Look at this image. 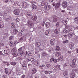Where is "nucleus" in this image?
<instances>
[{"mask_svg":"<svg viewBox=\"0 0 78 78\" xmlns=\"http://www.w3.org/2000/svg\"><path fill=\"white\" fill-rule=\"evenodd\" d=\"M66 61V60L64 61L63 60H62L61 61V62H62V63H64V62H65Z\"/></svg>","mask_w":78,"mask_h":78,"instance_id":"4d7b16f0","label":"nucleus"},{"mask_svg":"<svg viewBox=\"0 0 78 78\" xmlns=\"http://www.w3.org/2000/svg\"><path fill=\"white\" fill-rule=\"evenodd\" d=\"M69 66V63H66L64 64V66Z\"/></svg>","mask_w":78,"mask_h":78,"instance_id":"37998d69","label":"nucleus"},{"mask_svg":"<svg viewBox=\"0 0 78 78\" xmlns=\"http://www.w3.org/2000/svg\"><path fill=\"white\" fill-rule=\"evenodd\" d=\"M63 23L64 24V25H66L67 24V21L66 20H62Z\"/></svg>","mask_w":78,"mask_h":78,"instance_id":"b1692460","label":"nucleus"},{"mask_svg":"<svg viewBox=\"0 0 78 78\" xmlns=\"http://www.w3.org/2000/svg\"><path fill=\"white\" fill-rule=\"evenodd\" d=\"M27 14L28 16H31V13L30 12H27Z\"/></svg>","mask_w":78,"mask_h":78,"instance_id":"79ce46f5","label":"nucleus"},{"mask_svg":"<svg viewBox=\"0 0 78 78\" xmlns=\"http://www.w3.org/2000/svg\"><path fill=\"white\" fill-rule=\"evenodd\" d=\"M48 3L47 2H42L41 3V6H45L46 5H47Z\"/></svg>","mask_w":78,"mask_h":78,"instance_id":"4468645a","label":"nucleus"},{"mask_svg":"<svg viewBox=\"0 0 78 78\" xmlns=\"http://www.w3.org/2000/svg\"><path fill=\"white\" fill-rule=\"evenodd\" d=\"M25 49V47L23 46V47H21L20 48L18 49V51H20V50H22L23 51V50Z\"/></svg>","mask_w":78,"mask_h":78,"instance_id":"aec40b11","label":"nucleus"},{"mask_svg":"<svg viewBox=\"0 0 78 78\" xmlns=\"http://www.w3.org/2000/svg\"><path fill=\"white\" fill-rule=\"evenodd\" d=\"M8 1H9V0H5V3H7L8 2Z\"/></svg>","mask_w":78,"mask_h":78,"instance_id":"052dcab7","label":"nucleus"},{"mask_svg":"<svg viewBox=\"0 0 78 78\" xmlns=\"http://www.w3.org/2000/svg\"><path fill=\"white\" fill-rule=\"evenodd\" d=\"M9 39H10V40H12V39H13V37H9Z\"/></svg>","mask_w":78,"mask_h":78,"instance_id":"864d4df0","label":"nucleus"},{"mask_svg":"<svg viewBox=\"0 0 78 78\" xmlns=\"http://www.w3.org/2000/svg\"><path fill=\"white\" fill-rule=\"evenodd\" d=\"M73 36V34L72 33H69L68 34V37L69 39H70Z\"/></svg>","mask_w":78,"mask_h":78,"instance_id":"dca6fc26","label":"nucleus"},{"mask_svg":"<svg viewBox=\"0 0 78 78\" xmlns=\"http://www.w3.org/2000/svg\"><path fill=\"white\" fill-rule=\"evenodd\" d=\"M54 58H51L50 60V62H51L53 61Z\"/></svg>","mask_w":78,"mask_h":78,"instance_id":"8fccbe9b","label":"nucleus"},{"mask_svg":"<svg viewBox=\"0 0 78 78\" xmlns=\"http://www.w3.org/2000/svg\"><path fill=\"white\" fill-rule=\"evenodd\" d=\"M31 19L34 21H36L37 19V16H32Z\"/></svg>","mask_w":78,"mask_h":78,"instance_id":"2eb2a0df","label":"nucleus"},{"mask_svg":"<svg viewBox=\"0 0 78 78\" xmlns=\"http://www.w3.org/2000/svg\"><path fill=\"white\" fill-rule=\"evenodd\" d=\"M54 32L55 33H56V34H58V29H55L54 30Z\"/></svg>","mask_w":78,"mask_h":78,"instance_id":"c03bdc74","label":"nucleus"},{"mask_svg":"<svg viewBox=\"0 0 78 78\" xmlns=\"http://www.w3.org/2000/svg\"><path fill=\"white\" fill-rule=\"evenodd\" d=\"M60 55H61V52H56L55 54V55L56 56H60Z\"/></svg>","mask_w":78,"mask_h":78,"instance_id":"6ab92c4d","label":"nucleus"},{"mask_svg":"<svg viewBox=\"0 0 78 78\" xmlns=\"http://www.w3.org/2000/svg\"><path fill=\"white\" fill-rule=\"evenodd\" d=\"M11 71H9L8 73V75H10V74H11Z\"/></svg>","mask_w":78,"mask_h":78,"instance_id":"680f3d73","label":"nucleus"},{"mask_svg":"<svg viewBox=\"0 0 78 78\" xmlns=\"http://www.w3.org/2000/svg\"><path fill=\"white\" fill-rule=\"evenodd\" d=\"M76 51L77 53H78V48L77 49H76Z\"/></svg>","mask_w":78,"mask_h":78,"instance_id":"338daca9","label":"nucleus"},{"mask_svg":"<svg viewBox=\"0 0 78 78\" xmlns=\"http://www.w3.org/2000/svg\"><path fill=\"white\" fill-rule=\"evenodd\" d=\"M75 20H76V21H77V22H78V17H76L74 19Z\"/></svg>","mask_w":78,"mask_h":78,"instance_id":"49530a36","label":"nucleus"},{"mask_svg":"<svg viewBox=\"0 0 78 78\" xmlns=\"http://www.w3.org/2000/svg\"><path fill=\"white\" fill-rule=\"evenodd\" d=\"M54 50H55V49H53L52 48H49L48 49V51L50 53H53V52H54Z\"/></svg>","mask_w":78,"mask_h":78,"instance_id":"20e7f679","label":"nucleus"},{"mask_svg":"<svg viewBox=\"0 0 78 78\" xmlns=\"http://www.w3.org/2000/svg\"><path fill=\"white\" fill-rule=\"evenodd\" d=\"M48 72L47 71H45V74H48Z\"/></svg>","mask_w":78,"mask_h":78,"instance_id":"0e129e2a","label":"nucleus"},{"mask_svg":"<svg viewBox=\"0 0 78 78\" xmlns=\"http://www.w3.org/2000/svg\"><path fill=\"white\" fill-rule=\"evenodd\" d=\"M32 8L34 9H36L37 8V6L34 5H32Z\"/></svg>","mask_w":78,"mask_h":78,"instance_id":"412c9836","label":"nucleus"},{"mask_svg":"<svg viewBox=\"0 0 78 78\" xmlns=\"http://www.w3.org/2000/svg\"><path fill=\"white\" fill-rule=\"evenodd\" d=\"M53 61L55 62V63H56V62H57V59H53Z\"/></svg>","mask_w":78,"mask_h":78,"instance_id":"5fc2aeb1","label":"nucleus"},{"mask_svg":"<svg viewBox=\"0 0 78 78\" xmlns=\"http://www.w3.org/2000/svg\"><path fill=\"white\" fill-rule=\"evenodd\" d=\"M60 3L58 2V1H55L53 4V6H55V8H58L59 7V6H60Z\"/></svg>","mask_w":78,"mask_h":78,"instance_id":"f257e3e1","label":"nucleus"},{"mask_svg":"<svg viewBox=\"0 0 78 78\" xmlns=\"http://www.w3.org/2000/svg\"><path fill=\"white\" fill-rule=\"evenodd\" d=\"M41 78H47V77L45 76H43L41 77Z\"/></svg>","mask_w":78,"mask_h":78,"instance_id":"774afa93","label":"nucleus"},{"mask_svg":"<svg viewBox=\"0 0 78 78\" xmlns=\"http://www.w3.org/2000/svg\"><path fill=\"white\" fill-rule=\"evenodd\" d=\"M68 42H69V41L67 40L63 41L62 44H66L68 43Z\"/></svg>","mask_w":78,"mask_h":78,"instance_id":"a878e982","label":"nucleus"},{"mask_svg":"<svg viewBox=\"0 0 78 78\" xmlns=\"http://www.w3.org/2000/svg\"><path fill=\"white\" fill-rule=\"evenodd\" d=\"M0 45L1 46H4V44L3 43H0Z\"/></svg>","mask_w":78,"mask_h":78,"instance_id":"13d9d810","label":"nucleus"},{"mask_svg":"<svg viewBox=\"0 0 78 78\" xmlns=\"http://www.w3.org/2000/svg\"><path fill=\"white\" fill-rule=\"evenodd\" d=\"M52 73V71H50L48 72V74H50V73Z\"/></svg>","mask_w":78,"mask_h":78,"instance_id":"69168bd1","label":"nucleus"},{"mask_svg":"<svg viewBox=\"0 0 78 78\" xmlns=\"http://www.w3.org/2000/svg\"><path fill=\"white\" fill-rule=\"evenodd\" d=\"M10 52V51L9 49H7L6 51V55H8V53H9Z\"/></svg>","mask_w":78,"mask_h":78,"instance_id":"4c0bfd02","label":"nucleus"},{"mask_svg":"<svg viewBox=\"0 0 78 78\" xmlns=\"http://www.w3.org/2000/svg\"><path fill=\"white\" fill-rule=\"evenodd\" d=\"M13 32L14 34H17L18 31L17 30V29H14L13 30Z\"/></svg>","mask_w":78,"mask_h":78,"instance_id":"c756f323","label":"nucleus"},{"mask_svg":"<svg viewBox=\"0 0 78 78\" xmlns=\"http://www.w3.org/2000/svg\"><path fill=\"white\" fill-rule=\"evenodd\" d=\"M50 32V30H47L45 32V34L46 35V36H48V34H49V32Z\"/></svg>","mask_w":78,"mask_h":78,"instance_id":"5701e85b","label":"nucleus"},{"mask_svg":"<svg viewBox=\"0 0 78 78\" xmlns=\"http://www.w3.org/2000/svg\"><path fill=\"white\" fill-rule=\"evenodd\" d=\"M55 43V39H51L50 41V44L51 45H54Z\"/></svg>","mask_w":78,"mask_h":78,"instance_id":"9d476101","label":"nucleus"},{"mask_svg":"<svg viewBox=\"0 0 78 78\" xmlns=\"http://www.w3.org/2000/svg\"><path fill=\"white\" fill-rule=\"evenodd\" d=\"M14 13L15 14V15H18L19 14V13H20V11H19V10L16 9L14 11Z\"/></svg>","mask_w":78,"mask_h":78,"instance_id":"423d86ee","label":"nucleus"},{"mask_svg":"<svg viewBox=\"0 0 78 78\" xmlns=\"http://www.w3.org/2000/svg\"><path fill=\"white\" fill-rule=\"evenodd\" d=\"M5 72L6 74H8V69H5Z\"/></svg>","mask_w":78,"mask_h":78,"instance_id":"de8ad7c7","label":"nucleus"},{"mask_svg":"<svg viewBox=\"0 0 78 78\" xmlns=\"http://www.w3.org/2000/svg\"><path fill=\"white\" fill-rule=\"evenodd\" d=\"M16 22H19V21H20V20H19V19H18V18H16Z\"/></svg>","mask_w":78,"mask_h":78,"instance_id":"3c124183","label":"nucleus"},{"mask_svg":"<svg viewBox=\"0 0 78 78\" xmlns=\"http://www.w3.org/2000/svg\"><path fill=\"white\" fill-rule=\"evenodd\" d=\"M23 67H24V70H27V65H25V66L23 65Z\"/></svg>","mask_w":78,"mask_h":78,"instance_id":"e433bc0d","label":"nucleus"},{"mask_svg":"<svg viewBox=\"0 0 78 78\" xmlns=\"http://www.w3.org/2000/svg\"><path fill=\"white\" fill-rule=\"evenodd\" d=\"M69 47H71V48H72V47H73V44H70L69 45Z\"/></svg>","mask_w":78,"mask_h":78,"instance_id":"e2e57ef3","label":"nucleus"},{"mask_svg":"<svg viewBox=\"0 0 78 78\" xmlns=\"http://www.w3.org/2000/svg\"><path fill=\"white\" fill-rule=\"evenodd\" d=\"M58 21V17L56 16H54V18L53 19V21L54 22H56Z\"/></svg>","mask_w":78,"mask_h":78,"instance_id":"1a4fd4ad","label":"nucleus"},{"mask_svg":"<svg viewBox=\"0 0 78 78\" xmlns=\"http://www.w3.org/2000/svg\"><path fill=\"white\" fill-rule=\"evenodd\" d=\"M70 66L71 67L75 68V67H76V65L75 63H72L71 64Z\"/></svg>","mask_w":78,"mask_h":78,"instance_id":"a211bd4d","label":"nucleus"},{"mask_svg":"<svg viewBox=\"0 0 78 78\" xmlns=\"http://www.w3.org/2000/svg\"><path fill=\"white\" fill-rule=\"evenodd\" d=\"M62 6L63 8H67V4L66 2H63L62 4Z\"/></svg>","mask_w":78,"mask_h":78,"instance_id":"9b49d317","label":"nucleus"},{"mask_svg":"<svg viewBox=\"0 0 78 78\" xmlns=\"http://www.w3.org/2000/svg\"><path fill=\"white\" fill-rule=\"evenodd\" d=\"M12 55L14 57H16L18 55V54L17 52H14L12 53Z\"/></svg>","mask_w":78,"mask_h":78,"instance_id":"4be33fe9","label":"nucleus"},{"mask_svg":"<svg viewBox=\"0 0 78 78\" xmlns=\"http://www.w3.org/2000/svg\"><path fill=\"white\" fill-rule=\"evenodd\" d=\"M12 51H13V52H16L17 51V49L16 48V47H15L12 49Z\"/></svg>","mask_w":78,"mask_h":78,"instance_id":"cd10ccee","label":"nucleus"},{"mask_svg":"<svg viewBox=\"0 0 78 78\" xmlns=\"http://www.w3.org/2000/svg\"><path fill=\"white\" fill-rule=\"evenodd\" d=\"M72 31V29L71 28L69 29L68 30L66 29H65L63 30V33H70V31Z\"/></svg>","mask_w":78,"mask_h":78,"instance_id":"f03ea898","label":"nucleus"},{"mask_svg":"<svg viewBox=\"0 0 78 78\" xmlns=\"http://www.w3.org/2000/svg\"><path fill=\"white\" fill-rule=\"evenodd\" d=\"M50 25V23H46V27H49Z\"/></svg>","mask_w":78,"mask_h":78,"instance_id":"c85d7f7f","label":"nucleus"},{"mask_svg":"<svg viewBox=\"0 0 78 78\" xmlns=\"http://www.w3.org/2000/svg\"><path fill=\"white\" fill-rule=\"evenodd\" d=\"M44 9H46V10H47V11H48V10H49L51 8V6L50 5H48L46 6H45L44 7Z\"/></svg>","mask_w":78,"mask_h":78,"instance_id":"0eeeda50","label":"nucleus"},{"mask_svg":"<svg viewBox=\"0 0 78 78\" xmlns=\"http://www.w3.org/2000/svg\"><path fill=\"white\" fill-rule=\"evenodd\" d=\"M44 65H42L40 66V69H43V67H44Z\"/></svg>","mask_w":78,"mask_h":78,"instance_id":"bf43d9fd","label":"nucleus"},{"mask_svg":"<svg viewBox=\"0 0 78 78\" xmlns=\"http://www.w3.org/2000/svg\"><path fill=\"white\" fill-rule=\"evenodd\" d=\"M63 75H64V76H67V72H66L65 71L64 73H63Z\"/></svg>","mask_w":78,"mask_h":78,"instance_id":"ea45409f","label":"nucleus"},{"mask_svg":"<svg viewBox=\"0 0 78 78\" xmlns=\"http://www.w3.org/2000/svg\"><path fill=\"white\" fill-rule=\"evenodd\" d=\"M3 27H4V25L2 24H0V28H3Z\"/></svg>","mask_w":78,"mask_h":78,"instance_id":"a18cd8bd","label":"nucleus"},{"mask_svg":"<svg viewBox=\"0 0 78 78\" xmlns=\"http://www.w3.org/2000/svg\"><path fill=\"white\" fill-rule=\"evenodd\" d=\"M76 75L75 73L73 72H72L70 73V77L72 78H75Z\"/></svg>","mask_w":78,"mask_h":78,"instance_id":"7ed1b4c3","label":"nucleus"},{"mask_svg":"<svg viewBox=\"0 0 78 78\" xmlns=\"http://www.w3.org/2000/svg\"><path fill=\"white\" fill-rule=\"evenodd\" d=\"M76 58H75L74 59H73L72 61V62L74 63L76 62Z\"/></svg>","mask_w":78,"mask_h":78,"instance_id":"f704fd0d","label":"nucleus"},{"mask_svg":"<svg viewBox=\"0 0 78 78\" xmlns=\"http://www.w3.org/2000/svg\"><path fill=\"white\" fill-rule=\"evenodd\" d=\"M9 45H10V46H12V44H13L12 41H10L9 42Z\"/></svg>","mask_w":78,"mask_h":78,"instance_id":"473e14b6","label":"nucleus"},{"mask_svg":"<svg viewBox=\"0 0 78 78\" xmlns=\"http://www.w3.org/2000/svg\"><path fill=\"white\" fill-rule=\"evenodd\" d=\"M11 26L12 28H14L16 27V26H15V25H14V23H12L11 25Z\"/></svg>","mask_w":78,"mask_h":78,"instance_id":"2f4dec72","label":"nucleus"},{"mask_svg":"<svg viewBox=\"0 0 78 78\" xmlns=\"http://www.w3.org/2000/svg\"><path fill=\"white\" fill-rule=\"evenodd\" d=\"M30 61H31V62H33V61H34V59L33 58H32L31 59H30Z\"/></svg>","mask_w":78,"mask_h":78,"instance_id":"6e6d98bb","label":"nucleus"},{"mask_svg":"<svg viewBox=\"0 0 78 78\" xmlns=\"http://www.w3.org/2000/svg\"><path fill=\"white\" fill-rule=\"evenodd\" d=\"M62 58H63V57H62V56H60L58 58V61H60V59H62Z\"/></svg>","mask_w":78,"mask_h":78,"instance_id":"a19ab883","label":"nucleus"},{"mask_svg":"<svg viewBox=\"0 0 78 78\" xmlns=\"http://www.w3.org/2000/svg\"><path fill=\"white\" fill-rule=\"evenodd\" d=\"M56 50H57V51H59V50H60V48L59 47V46H57L56 47Z\"/></svg>","mask_w":78,"mask_h":78,"instance_id":"58836bf2","label":"nucleus"},{"mask_svg":"<svg viewBox=\"0 0 78 78\" xmlns=\"http://www.w3.org/2000/svg\"><path fill=\"white\" fill-rule=\"evenodd\" d=\"M34 65H35V66H37L38 65V62H37V61H35L34 62Z\"/></svg>","mask_w":78,"mask_h":78,"instance_id":"393cba45","label":"nucleus"},{"mask_svg":"<svg viewBox=\"0 0 78 78\" xmlns=\"http://www.w3.org/2000/svg\"><path fill=\"white\" fill-rule=\"evenodd\" d=\"M60 66L58 65H56L55 67V70H61Z\"/></svg>","mask_w":78,"mask_h":78,"instance_id":"f8f14e48","label":"nucleus"},{"mask_svg":"<svg viewBox=\"0 0 78 78\" xmlns=\"http://www.w3.org/2000/svg\"><path fill=\"white\" fill-rule=\"evenodd\" d=\"M18 51L20 52V55L21 56H22L23 55H24V54H25V51L24 50L22 51V50H20V51Z\"/></svg>","mask_w":78,"mask_h":78,"instance_id":"6e6552de","label":"nucleus"},{"mask_svg":"<svg viewBox=\"0 0 78 78\" xmlns=\"http://www.w3.org/2000/svg\"><path fill=\"white\" fill-rule=\"evenodd\" d=\"M27 54H28V55L29 56H32V53H31L30 51L28 52Z\"/></svg>","mask_w":78,"mask_h":78,"instance_id":"72a5a7b5","label":"nucleus"},{"mask_svg":"<svg viewBox=\"0 0 78 78\" xmlns=\"http://www.w3.org/2000/svg\"><path fill=\"white\" fill-rule=\"evenodd\" d=\"M6 14V12H2L1 13V16H4V15H5Z\"/></svg>","mask_w":78,"mask_h":78,"instance_id":"c9c22d12","label":"nucleus"},{"mask_svg":"<svg viewBox=\"0 0 78 78\" xmlns=\"http://www.w3.org/2000/svg\"><path fill=\"white\" fill-rule=\"evenodd\" d=\"M36 72H37V70L36 68H34L32 72V73L33 74H34L35 73H36Z\"/></svg>","mask_w":78,"mask_h":78,"instance_id":"f3484780","label":"nucleus"},{"mask_svg":"<svg viewBox=\"0 0 78 78\" xmlns=\"http://www.w3.org/2000/svg\"><path fill=\"white\" fill-rule=\"evenodd\" d=\"M6 63V66L7 67L8 66H9L10 65V64H9V62H7Z\"/></svg>","mask_w":78,"mask_h":78,"instance_id":"603ef678","label":"nucleus"},{"mask_svg":"<svg viewBox=\"0 0 78 78\" xmlns=\"http://www.w3.org/2000/svg\"><path fill=\"white\" fill-rule=\"evenodd\" d=\"M36 45H37V47H40L41 46V43L39 42H37L35 44Z\"/></svg>","mask_w":78,"mask_h":78,"instance_id":"7c9ffc66","label":"nucleus"},{"mask_svg":"<svg viewBox=\"0 0 78 78\" xmlns=\"http://www.w3.org/2000/svg\"><path fill=\"white\" fill-rule=\"evenodd\" d=\"M22 6L23 8H25L27 6V3L25 2H23L22 3Z\"/></svg>","mask_w":78,"mask_h":78,"instance_id":"ddd939ff","label":"nucleus"},{"mask_svg":"<svg viewBox=\"0 0 78 78\" xmlns=\"http://www.w3.org/2000/svg\"><path fill=\"white\" fill-rule=\"evenodd\" d=\"M50 66H51V65L49 64H48L46 65V67H48V68H49V67H50Z\"/></svg>","mask_w":78,"mask_h":78,"instance_id":"09e8293b","label":"nucleus"},{"mask_svg":"<svg viewBox=\"0 0 78 78\" xmlns=\"http://www.w3.org/2000/svg\"><path fill=\"white\" fill-rule=\"evenodd\" d=\"M27 23V25H28L29 27H33L34 25V24H33V23L31 21H29Z\"/></svg>","mask_w":78,"mask_h":78,"instance_id":"39448f33","label":"nucleus"},{"mask_svg":"<svg viewBox=\"0 0 78 78\" xmlns=\"http://www.w3.org/2000/svg\"><path fill=\"white\" fill-rule=\"evenodd\" d=\"M11 65H13V66H15L16 65V62H12L10 63Z\"/></svg>","mask_w":78,"mask_h":78,"instance_id":"bb28decb","label":"nucleus"}]
</instances>
